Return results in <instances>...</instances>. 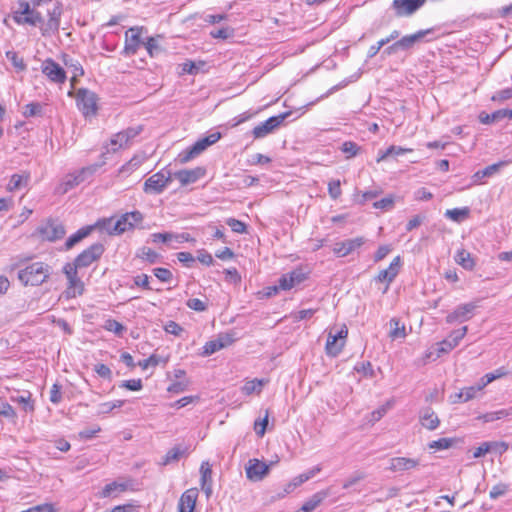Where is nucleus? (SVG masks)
I'll return each mask as SVG.
<instances>
[{"label": "nucleus", "mask_w": 512, "mask_h": 512, "mask_svg": "<svg viewBox=\"0 0 512 512\" xmlns=\"http://www.w3.org/2000/svg\"><path fill=\"white\" fill-rule=\"evenodd\" d=\"M476 305L474 303H465L457 306L446 316V322L453 324L455 322H465L472 318Z\"/></svg>", "instance_id": "obj_15"}, {"label": "nucleus", "mask_w": 512, "mask_h": 512, "mask_svg": "<svg viewBox=\"0 0 512 512\" xmlns=\"http://www.w3.org/2000/svg\"><path fill=\"white\" fill-rule=\"evenodd\" d=\"M10 400L18 404L25 412H33L35 410L34 400L29 391L17 392L15 395H11Z\"/></svg>", "instance_id": "obj_28"}, {"label": "nucleus", "mask_w": 512, "mask_h": 512, "mask_svg": "<svg viewBox=\"0 0 512 512\" xmlns=\"http://www.w3.org/2000/svg\"><path fill=\"white\" fill-rule=\"evenodd\" d=\"M148 54L151 57H155L158 55L161 51V48L158 44V41L154 37H149L146 42L143 43Z\"/></svg>", "instance_id": "obj_53"}, {"label": "nucleus", "mask_w": 512, "mask_h": 512, "mask_svg": "<svg viewBox=\"0 0 512 512\" xmlns=\"http://www.w3.org/2000/svg\"><path fill=\"white\" fill-rule=\"evenodd\" d=\"M39 231L43 238L49 241L61 239L65 235L64 226L57 220L48 221L39 229Z\"/></svg>", "instance_id": "obj_19"}, {"label": "nucleus", "mask_w": 512, "mask_h": 512, "mask_svg": "<svg viewBox=\"0 0 512 512\" xmlns=\"http://www.w3.org/2000/svg\"><path fill=\"white\" fill-rule=\"evenodd\" d=\"M413 150L410 148H403L400 146L391 145L384 152L379 151V156L377 158V162H382L386 160L390 156H401L405 153L412 152Z\"/></svg>", "instance_id": "obj_37"}, {"label": "nucleus", "mask_w": 512, "mask_h": 512, "mask_svg": "<svg viewBox=\"0 0 512 512\" xmlns=\"http://www.w3.org/2000/svg\"><path fill=\"white\" fill-rule=\"evenodd\" d=\"M103 328L109 332H113L117 336H122L124 331H126V327L115 319H107Z\"/></svg>", "instance_id": "obj_48"}, {"label": "nucleus", "mask_w": 512, "mask_h": 512, "mask_svg": "<svg viewBox=\"0 0 512 512\" xmlns=\"http://www.w3.org/2000/svg\"><path fill=\"white\" fill-rule=\"evenodd\" d=\"M43 114V105L39 102H31L25 105L23 110V116L26 118L42 116Z\"/></svg>", "instance_id": "obj_46"}, {"label": "nucleus", "mask_w": 512, "mask_h": 512, "mask_svg": "<svg viewBox=\"0 0 512 512\" xmlns=\"http://www.w3.org/2000/svg\"><path fill=\"white\" fill-rule=\"evenodd\" d=\"M6 58L11 61L13 66L18 71H24L26 69V64L24 63V60L22 57H19V55L15 51H7L6 52Z\"/></svg>", "instance_id": "obj_50"}, {"label": "nucleus", "mask_w": 512, "mask_h": 512, "mask_svg": "<svg viewBox=\"0 0 512 512\" xmlns=\"http://www.w3.org/2000/svg\"><path fill=\"white\" fill-rule=\"evenodd\" d=\"M508 490H509L508 484L499 483L492 487V489L489 492V496L491 499H497L500 496L505 495Z\"/></svg>", "instance_id": "obj_58"}, {"label": "nucleus", "mask_w": 512, "mask_h": 512, "mask_svg": "<svg viewBox=\"0 0 512 512\" xmlns=\"http://www.w3.org/2000/svg\"><path fill=\"white\" fill-rule=\"evenodd\" d=\"M506 118V112L504 109H501V110H497L491 114H487V113H484L482 112L480 115H479V120L481 123L483 124H491V123H495L501 119H504Z\"/></svg>", "instance_id": "obj_44"}, {"label": "nucleus", "mask_w": 512, "mask_h": 512, "mask_svg": "<svg viewBox=\"0 0 512 512\" xmlns=\"http://www.w3.org/2000/svg\"><path fill=\"white\" fill-rule=\"evenodd\" d=\"M426 0H394L392 7L395 10L396 16H410L421 8Z\"/></svg>", "instance_id": "obj_16"}, {"label": "nucleus", "mask_w": 512, "mask_h": 512, "mask_svg": "<svg viewBox=\"0 0 512 512\" xmlns=\"http://www.w3.org/2000/svg\"><path fill=\"white\" fill-rule=\"evenodd\" d=\"M328 193L333 200H337L341 196L342 190L340 180H331L328 183Z\"/></svg>", "instance_id": "obj_56"}, {"label": "nucleus", "mask_w": 512, "mask_h": 512, "mask_svg": "<svg viewBox=\"0 0 512 512\" xmlns=\"http://www.w3.org/2000/svg\"><path fill=\"white\" fill-rule=\"evenodd\" d=\"M306 279L307 273L304 272L302 268H296L289 273L283 274L279 278L278 284L276 286H273L271 289L274 292H277L278 290H291L292 288L304 282Z\"/></svg>", "instance_id": "obj_4"}, {"label": "nucleus", "mask_w": 512, "mask_h": 512, "mask_svg": "<svg viewBox=\"0 0 512 512\" xmlns=\"http://www.w3.org/2000/svg\"><path fill=\"white\" fill-rule=\"evenodd\" d=\"M389 327V337L392 340L404 339L406 337V327L399 319L392 318L389 321Z\"/></svg>", "instance_id": "obj_32"}, {"label": "nucleus", "mask_w": 512, "mask_h": 512, "mask_svg": "<svg viewBox=\"0 0 512 512\" xmlns=\"http://www.w3.org/2000/svg\"><path fill=\"white\" fill-rule=\"evenodd\" d=\"M419 460L407 457H394L389 461L388 469L392 472H404L416 468Z\"/></svg>", "instance_id": "obj_23"}, {"label": "nucleus", "mask_w": 512, "mask_h": 512, "mask_svg": "<svg viewBox=\"0 0 512 512\" xmlns=\"http://www.w3.org/2000/svg\"><path fill=\"white\" fill-rule=\"evenodd\" d=\"M188 453L189 449L187 446H174L166 453L163 459V465H168L171 462L178 461L182 456L187 455Z\"/></svg>", "instance_id": "obj_33"}, {"label": "nucleus", "mask_w": 512, "mask_h": 512, "mask_svg": "<svg viewBox=\"0 0 512 512\" xmlns=\"http://www.w3.org/2000/svg\"><path fill=\"white\" fill-rule=\"evenodd\" d=\"M490 452H495L499 455L504 454L508 448V443L504 441H489Z\"/></svg>", "instance_id": "obj_62"}, {"label": "nucleus", "mask_w": 512, "mask_h": 512, "mask_svg": "<svg viewBox=\"0 0 512 512\" xmlns=\"http://www.w3.org/2000/svg\"><path fill=\"white\" fill-rule=\"evenodd\" d=\"M432 32V29L419 30L414 34L403 36L397 41V46L401 50H408L412 48L416 43L422 41L424 37Z\"/></svg>", "instance_id": "obj_27"}, {"label": "nucleus", "mask_w": 512, "mask_h": 512, "mask_svg": "<svg viewBox=\"0 0 512 512\" xmlns=\"http://www.w3.org/2000/svg\"><path fill=\"white\" fill-rule=\"evenodd\" d=\"M41 71L54 83L62 84L66 81L65 70L51 58L46 59L42 63Z\"/></svg>", "instance_id": "obj_12"}, {"label": "nucleus", "mask_w": 512, "mask_h": 512, "mask_svg": "<svg viewBox=\"0 0 512 512\" xmlns=\"http://www.w3.org/2000/svg\"><path fill=\"white\" fill-rule=\"evenodd\" d=\"M221 138L220 132H213L206 137L197 140L191 147L182 151L179 154V160L181 163H186L193 158L200 155L209 146L215 144Z\"/></svg>", "instance_id": "obj_2"}, {"label": "nucleus", "mask_w": 512, "mask_h": 512, "mask_svg": "<svg viewBox=\"0 0 512 512\" xmlns=\"http://www.w3.org/2000/svg\"><path fill=\"white\" fill-rule=\"evenodd\" d=\"M186 305L188 308L198 312H203L207 309V304L198 298L188 299Z\"/></svg>", "instance_id": "obj_63"}, {"label": "nucleus", "mask_w": 512, "mask_h": 512, "mask_svg": "<svg viewBox=\"0 0 512 512\" xmlns=\"http://www.w3.org/2000/svg\"><path fill=\"white\" fill-rule=\"evenodd\" d=\"M96 169L97 166H88L82 168L81 170L75 173H70L66 175L57 189L58 192L62 194L67 193L72 188L84 182L88 177L92 176Z\"/></svg>", "instance_id": "obj_3"}, {"label": "nucleus", "mask_w": 512, "mask_h": 512, "mask_svg": "<svg viewBox=\"0 0 512 512\" xmlns=\"http://www.w3.org/2000/svg\"><path fill=\"white\" fill-rule=\"evenodd\" d=\"M347 335L348 330L345 326L341 328L336 334H332L330 332L328 334L325 345L326 354L332 357L338 356L344 347Z\"/></svg>", "instance_id": "obj_10"}, {"label": "nucleus", "mask_w": 512, "mask_h": 512, "mask_svg": "<svg viewBox=\"0 0 512 512\" xmlns=\"http://www.w3.org/2000/svg\"><path fill=\"white\" fill-rule=\"evenodd\" d=\"M104 246L101 243H94L84 251H82L74 260L80 267L85 268L97 261L104 253Z\"/></svg>", "instance_id": "obj_11"}, {"label": "nucleus", "mask_w": 512, "mask_h": 512, "mask_svg": "<svg viewBox=\"0 0 512 512\" xmlns=\"http://www.w3.org/2000/svg\"><path fill=\"white\" fill-rule=\"evenodd\" d=\"M150 241L152 243H165L169 244L173 241V233L164 232V233H152L150 235Z\"/></svg>", "instance_id": "obj_54"}, {"label": "nucleus", "mask_w": 512, "mask_h": 512, "mask_svg": "<svg viewBox=\"0 0 512 512\" xmlns=\"http://www.w3.org/2000/svg\"><path fill=\"white\" fill-rule=\"evenodd\" d=\"M234 30L228 27H222L212 30L210 35L215 39H227L233 35Z\"/></svg>", "instance_id": "obj_60"}, {"label": "nucleus", "mask_w": 512, "mask_h": 512, "mask_svg": "<svg viewBox=\"0 0 512 512\" xmlns=\"http://www.w3.org/2000/svg\"><path fill=\"white\" fill-rule=\"evenodd\" d=\"M131 480H116L113 481L102 489L100 496L103 498L116 497L118 494L125 492L131 486Z\"/></svg>", "instance_id": "obj_24"}, {"label": "nucleus", "mask_w": 512, "mask_h": 512, "mask_svg": "<svg viewBox=\"0 0 512 512\" xmlns=\"http://www.w3.org/2000/svg\"><path fill=\"white\" fill-rule=\"evenodd\" d=\"M264 383H265L264 380H260L257 378L247 381L241 389L242 393L245 395H251L253 393H260L262 391Z\"/></svg>", "instance_id": "obj_40"}, {"label": "nucleus", "mask_w": 512, "mask_h": 512, "mask_svg": "<svg viewBox=\"0 0 512 512\" xmlns=\"http://www.w3.org/2000/svg\"><path fill=\"white\" fill-rule=\"evenodd\" d=\"M13 19L17 24H29L36 26L43 23V18L40 12L31 10L26 16L22 17L19 12H14Z\"/></svg>", "instance_id": "obj_29"}, {"label": "nucleus", "mask_w": 512, "mask_h": 512, "mask_svg": "<svg viewBox=\"0 0 512 512\" xmlns=\"http://www.w3.org/2000/svg\"><path fill=\"white\" fill-rule=\"evenodd\" d=\"M469 212L470 210L468 207L448 209L445 212V217L454 222L460 223L468 217Z\"/></svg>", "instance_id": "obj_39"}, {"label": "nucleus", "mask_w": 512, "mask_h": 512, "mask_svg": "<svg viewBox=\"0 0 512 512\" xmlns=\"http://www.w3.org/2000/svg\"><path fill=\"white\" fill-rule=\"evenodd\" d=\"M83 290L84 284L79 276L68 280V287L66 290V295L68 298L76 297V295H81L83 293Z\"/></svg>", "instance_id": "obj_38"}, {"label": "nucleus", "mask_w": 512, "mask_h": 512, "mask_svg": "<svg viewBox=\"0 0 512 512\" xmlns=\"http://www.w3.org/2000/svg\"><path fill=\"white\" fill-rule=\"evenodd\" d=\"M200 472H201V486H202V489H204L206 494L209 495L211 493V486L209 485V486L206 487V483H207L208 480H211V474H212V470L209 467V464L208 463H202L201 468H200Z\"/></svg>", "instance_id": "obj_49"}, {"label": "nucleus", "mask_w": 512, "mask_h": 512, "mask_svg": "<svg viewBox=\"0 0 512 512\" xmlns=\"http://www.w3.org/2000/svg\"><path fill=\"white\" fill-rule=\"evenodd\" d=\"M452 349L454 348L450 344V339H444L425 352L424 363H426L428 360H436L441 357V355L449 353Z\"/></svg>", "instance_id": "obj_25"}, {"label": "nucleus", "mask_w": 512, "mask_h": 512, "mask_svg": "<svg viewBox=\"0 0 512 512\" xmlns=\"http://www.w3.org/2000/svg\"><path fill=\"white\" fill-rule=\"evenodd\" d=\"M142 30L143 27H131L126 32L125 46L122 52L124 55L132 56L137 53L139 46L143 44L141 41Z\"/></svg>", "instance_id": "obj_14"}, {"label": "nucleus", "mask_w": 512, "mask_h": 512, "mask_svg": "<svg viewBox=\"0 0 512 512\" xmlns=\"http://www.w3.org/2000/svg\"><path fill=\"white\" fill-rule=\"evenodd\" d=\"M51 268L43 262H34L19 270L18 279L25 286H38L44 283L50 276Z\"/></svg>", "instance_id": "obj_1"}, {"label": "nucleus", "mask_w": 512, "mask_h": 512, "mask_svg": "<svg viewBox=\"0 0 512 512\" xmlns=\"http://www.w3.org/2000/svg\"><path fill=\"white\" fill-rule=\"evenodd\" d=\"M246 476L250 481L257 482L264 479L270 471V465L254 458L250 459L245 467Z\"/></svg>", "instance_id": "obj_13"}, {"label": "nucleus", "mask_w": 512, "mask_h": 512, "mask_svg": "<svg viewBox=\"0 0 512 512\" xmlns=\"http://www.w3.org/2000/svg\"><path fill=\"white\" fill-rule=\"evenodd\" d=\"M153 274L157 277L161 282H170L173 278L172 272L166 268H154Z\"/></svg>", "instance_id": "obj_59"}, {"label": "nucleus", "mask_w": 512, "mask_h": 512, "mask_svg": "<svg viewBox=\"0 0 512 512\" xmlns=\"http://www.w3.org/2000/svg\"><path fill=\"white\" fill-rule=\"evenodd\" d=\"M142 130V126L138 125L116 133L110 141L112 150L116 151L118 149L128 147L132 143L133 139L142 132Z\"/></svg>", "instance_id": "obj_7"}, {"label": "nucleus", "mask_w": 512, "mask_h": 512, "mask_svg": "<svg viewBox=\"0 0 512 512\" xmlns=\"http://www.w3.org/2000/svg\"><path fill=\"white\" fill-rule=\"evenodd\" d=\"M143 219V214L138 210L124 213L116 219L114 226L115 231L121 235L127 231L133 230L139 223L143 221Z\"/></svg>", "instance_id": "obj_8"}, {"label": "nucleus", "mask_w": 512, "mask_h": 512, "mask_svg": "<svg viewBox=\"0 0 512 512\" xmlns=\"http://www.w3.org/2000/svg\"><path fill=\"white\" fill-rule=\"evenodd\" d=\"M365 243L364 237H356L353 239H346L341 242H337L334 244L333 252L338 257H345L355 250L359 249Z\"/></svg>", "instance_id": "obj_18"}, {"label": "nucleus", "mask_w": 512, "mask_h": 512, "mask_svg": "<svg viewBox=\"0 0 512 512\" xmlns=\"http://www.w3.org/2000/svg\"><path fill=\"white\" fill-rule=\"evenodd\" d=\"M456 443L454 438H440L428 443V448L433 451L447 450Z\"/></svg>", "instance_id": "obj_41"}, {"label": "nucleus", "mask_w": 512, "mask_h": 512, "mask_svg": "<svg viewBox=\"0 0 512 512\" xmlns=\"http://www.w3.org/2000/svg\"><path fill=\"white\" fill-rule=\"evenodd\" d=\"M93 226H86L79 229L76 233L72 234L65 243L67 249H71L74 245L79 243L85 237H87L93 230Z\"/></svg>", "instance_id": "obj_36"}, {"label": "nucleus", "mask_w": 512, "mask_h": 512, "mask_svg": "<svg viewBox=\"0 0 512 512\" xmlns=\"http://www.w3.org/2000/svg\"><path fill=\"white\" fill-rule=\"evenodd\" d=\"M395 401L393 399L388 400L385 404L380 406L378 409L371 413L370 421L375 423L379 421L393 406Z\"/></svg>", "instance_id": "obj_47"}, {"label": "nucleus", "mask_w": 512, "mask_h": 512, "mask_svg": "<svg viewBox=\"0 0 512 512\" xmlns=\"http://www.w3.org/2000/svg\"><path fill=\"white\" fill-rule=\"evenodd\" d=\"M419 422L425 429L434 431L440 426V419L430 407L422 408L419 411Z\"/></svg>", "instance_id": "obj_20"}, {"label": "nucleus", "mask_w": 512, "mask_h": 512, "mask_svg": "<svg viewBox=\"0 0 512 512\" xmlns=\"http://www.w3.org/2000/svg\"><path fill=\"white\" fill-rule=\"evenodd\" d=\"M76 102L79 110L85 116L94 115L97 111V95L88 89L78 90Z\"/></svg>", "instance_id": "obj_6"}, {"label": "nucleus", "mask_w": 512, "mask_h": 512, "mask_svg": "<svg viewBox=\"0 0 512 512\" xmlns=\"http://www.w3.org/2000/svg\"><path fill=\"white\" fill-rule=\"evenodd\" d=\"M161 361L162 358L160 356L152 354L149 358L139 361L138 366L146 370L149 366H157Z\"/></svg>", "instance_id": "obj_64"}, {"label": "nucleus", "mask_w": 512, "mask_h": 512, "mask_svg": "<svg viewBox=\"0 0 512 512\" xmlns=\"http://www.w3.org/2000/svg\"><path fill=\"white\" fill-rule=\"evenodd\" d=\"M205 168L196 167L190 170H180L175 173V178L179 180L181 185L186 186L188 184L195 183L201 177L205 175Z\"/></svg>", "instance_id": "obj_22"}, {"label": "nucleus", "mask_w": 512, "mask_h": 512, "mask_svg": "<svg viewBox=\"0 0 512 512\" xmlns=\"http://www.w3.org/2000/svg\"><path fill=\"white\" fill-rule=\"evenodd\" d=\"M289 113H282L277 116H272L268 118L266 121L260 123L259 125L255 126L252 130V134L254 138H264L268 134L272 133L275 129H277L287 118Z\"/></svg>", "instance_id": "obj_9"}, {"label": "nucleus", "mask_w": 512, "mask_h": 512, "mask_svg": "<svg viewBox=\"0 0 512 512\" xmlns=\"http://www.w3.org/2000/svg\"><path fill=\"white\" fill-rule=\"evenodd\" d=\"M454 259L458 265L468 271L473 270L476 265L471 253L465 249H459L456 252Z\"/></svg>", "instance_id": "obj_30"}, {"label": "nucleus", "mask_w": 512, "mask_h": 512, "mask_svg": "<svg viewBox=\"0 0 512 512\" xmlns=\"http://www.w3.org/2000/svg\"><path fill=\"white\" fill-rule=\"evenodd\" d=\"M359 150L360 147L352 141H346L341 146V151L347 155V158L356 156Z\"/></svg>", "instance_id": "obj_55"}, {"label": "nucleus", "mask_w": 512, "mask_h": 512, "mask_svg": "<svg viewBox=\"0 0 512 512\" xmlns=\"http://www.w3.org/2000/svg\"><path fill=\"white\" fill-rule=\"evenodd\" d=\"M482 390L480 384L475 386L465 387L459 393L455 394L454 402H467L476 397V394Z\"/></svg>", "instance_id": "obj_34"}, {"label": "nucleus", "mask_w": 512, "mask_h": 512, "mask_svg": "<svg viewBox=\"0 0 512 512\" xmlns=\"http://www.w3.org/2000/svg\"><path fill=\"white\" fill-rule=\"evenodd\" d=\"M61 14L62 8L60 4H56L52 10L48 11L49 19L46 23L43 22L40 27L43 36L52 35L58 32Z\"/></svg>", "instance_id": "obj_17"}, {"label": "nucleus", "mask_w": 512, "mask_h": 512, "mask_svg": "<svg viewBox=\"0 0 512 512\" xmlns=\"http://www.w3.org/2000/svg\"><path fill=\"white\" fill-rule=\"evenodd\" d=\"M509 416H512V406L506 409L485 413L479 416V419L484 423H489Z\"/></svg>", "instance_id": "obj_35"}, {"label": "nucleus", "mask_w": 512, "mask_h": 512, "mask_svg": "<svg viewBox=\"0 0 512 512\" xmlns=\"http://www.w3.org/2000/svg\"><path fill=\"white\" fill-rule=\"evenodd\" d=\"M326 493H316L308 501H306L300 510L302 512H312L325 498Z\"/></svg>", "instance_id": "obj_43"}, {"label": "nucleus", "mask_w": 512, "mask_h": 512, "mask_svg": "<svg viewBox=\"0 0 512 512\" xmlns=\"http://www.w3.org/2000/svg\"><path fill=\"white\" fill-rule=\"evenodd\" d=\"M30 180V173L24 172L22 174H13L10 178V181L7 185V190L9 192H13L24 188L28 185Z\"/></svg>", "instance_id": "obj_31"}, {"label": "nucleus", "mask_w": 512, "mask_h": 512, "mask_svg": "<svg viewBox=\"0 0 512 512\" xmlns=\"http://www.w3.org/2000/svg\"><path fill=\"white\" fill-rule=\"evenodd\" d=\"M467 331L468 327L463 326L462 328L451 332L447 339H450V344L453 346V348H455L459 344V342L464 338V336L467 334Z\"/></svg>", "instance_id": "obj_51"}, {"label": "nucleus", "mask_w": 512, "mask_h": 512, "mask_svg": "<svg viewBox=\"0 0 512 512\" xmlns=\"http://www.w3.org/2000/svg\"><path fill=\"white\" fill-rule=\"evenodd\" d=\"M507 164L505 161H500L498 163H494L492 165H489L481 170L482 177L489 178L497 174L502 167H504Z\"/></svg>", "instance_id": "obj_52"}, {"label": "nucleus", "mask_w": 512, "mask_h": 512, "mask_svg": "<svg viewBox=\"0 0 512 512\" xmlns=\"http://www.w3.org/2000/svg\"><path fill=\"white\" fill-rule=\"evenodd\" d=\"M137 257L147 261L150 264H154L159 259V254L149 247H142L137 252Z\"/></svg>", "instance_id": "obj_45"}, {"label": "nucleus", "mask_w": 512, "mask_h": 512, "mask_svg": "<svg viewBox=\"0 0 512 512\" xmlns=\"http://www.w3.org/2000/svg\"><path fill=\"white\" fill-rule=\"evenodd\" d=\"M198 498L197 488L186 490L178 502V512H193Z\"/></svg>", "instance_id": "obj_21"}, {"label": "nucleus", "mask_w": 512, "mask_h": 512, "mask_svg": "<svg viewBox=\"0 0 512 512\" xmlns=\"http://www.w3.org/2000/svg\"><path fill=\"white\" fill-rule=\"evenodd\" d=\"M115 223L116 219L114 217L103 218L96 222L95 227L107 232L109 235H120L117 231H115Z\"/></svg>", "instance_id": "obj_42"}, {"label": "nucleus", "mask_w": 512, "mask_h": 512, "mask_svg": "<svg viewBox=\"0 0 512 512\" xmlns=\"http://www.w3.org/2000/svg\"><path fill=\"white\" fill-rule=\"evenodd\" d=\"M373 207L385 211L391 210L394 207V197L391 195L384 197L381 200L374 202Z\"/></svg>", "instance_id": "obj_57"}, {"label": "nucleus", "mask_w": 512, "mask_h": 512, "mask_svg": "<svg viewBox=\"0 0 512 512\" xmlns=\"http://www.w3.org/2000/svg\"><path fill=\"white\" fill-rule=\"evenodd\" d=\"M401 266V258L400 256L395 257L390 263L387 269H384L379 272L377 275V281L379 282H387L388 285L396 278L399 273V269Z\"/></svg>", "instance_id": "obj_26"}, {"label": "nucleus", "mask_w": 512, "mask_h": 512, "mask_svg": "<svg viewBox=\"0 0 512 512\" xmlns=\"http://www.w3.org/2000/svg\"><path fill=\"white\" fill-rule=\"evenodd\" d=\"M512 98V88L499 90L493 94L491 100L494 102H503Z\"/></svg>", "instance_id": "obj_61"}, {"label": "nucleus", "mask_w": 512, "mask_h": 512, "mask_svg": "<svg viewBox=\"0 0 512 512\" xmlns=\"http://www.w3.org/2000/svg\"><path fill=\"white\" fill-rule=\"evenodd\" d=\"M171 182L169 172L160 171L151 175L144 182L143 190L147 194H160Z\"/></svg>", "instance_id": "obj_5"}]
</instances>
